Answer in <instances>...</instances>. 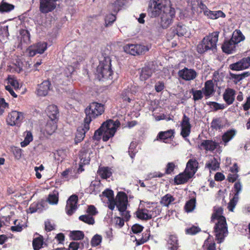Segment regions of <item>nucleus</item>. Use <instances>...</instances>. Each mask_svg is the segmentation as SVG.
<instances>
[{"label": "nucleus", "instance_id": "obj_52", "mask_svg": "<svg viewBox=\"0 0 250 250\" xmlns=\"http://www.w3.org/2000/svg\"><path fill=\"white\" fill-rule=\"evenodd\" d=\"M102 240V237L99 234L95 235L92 238L91 244L92 247H96L99 245Z\"/></svg>", "mask_w": 250, "mask_h": 250}, {"label": "nucleus", "instance_id": "obj_14", "mask_svg": "<svg viewBox=\"0 0 250 250\" xmlns=\"http://www.w3.org/2000/svg\"><path fill=\"white\" fill-rule=\"evenodd\" d=\"M89 125V123H86V121L83 120V126L79 127L77 128L75 139V143L76 144H78L83 140L85 137L86 132L90 129Z\"/></svg>", "mask_w": 250, "mask_h": 250}, {"label": "nucleus", "instance_id": "obj_4", "mask_svg": "<svg viewBox=\"0 0 250 250\" xmlns=\"http://www.w3.org/2000/svg\"><path fill=\"white\" fill-rule=\"evenodd\" d=\"M113 71L111 68V60L109 56L104 57L101 60L97 67L96 75L98 78L101 80L102 79H112Z\"/></svg>", "mask_w": 250, "mask_h": 250}, {"label": "nucleus", "instance_id": "obj_31", "mask_svg": "<svg viewBox=\"0 0 250 250\" xmlns=\"http://www.w3.org/2000/svg\"><path fill=\"white\" fill-rule=\"evenodd\" d=\"M58 121L50 119L48 121L45 127V131L48 135L52 134L57 128Z\"/></svg>", "mask_w": 250, "mask_h": 250}, {"label": "nucleus", "instance_id": "obj_48", "mask_svg": "<svg viewBox=\"0 0 250 250\" xmlns=\"http://www.w3.org/2000/svg\"><path fill=\"white\" fill-rule=\"evenodd\" d=\"M83 248V244L77 242H72L70 243L67 250H78L79 249L82 250Z\"/></svg>", "mask_w": 250, "mask_h": 250}, {"label": "nucleus", "instance_id": "obj_60", "mask_svg": "<svg viewBox=\"0 0 250 250\" xmlns=\"http://www.w3.org/2000/svg\"><path fill=\"white\" fill-rule=\"evenodd\" d=\"M200 230L201 229L199 227L193 226L187 229L185 231L186 234L194 235L199 232Z\"/></svg>", "mask_w": 250, "mask_h": 250}, {"label": "nucleus", "instance_id": "obj_47", "mask_svg": "<svg viewBox=\"0 0 250 250\" xmlns=\"http://www.w3.org/2000/svg\"><path fill=\"white\" fill-rule=\"evenodd\" d=\"M206 167L212 170H216L219 167V163L218 162L217 159L214 158L210 163H208L206 164Z\"/></svg>", "mask_w": 250, "mask_h": 250}, {"label": "nucleus", "instance_id": "obj_17", "mask_svg": "<svg viewBox=\"0 0 250 250\" xmlns=\"http://www.w3.org/2000/svg\"><path fill=\"white\" fill-rule=\"evenodd\" d=\"M51 83L48 80L43 81L38 86L36 92L39 96H45L47 95L48 91L50 89Z\"/></svg>", "mask_w": 250, "mask_h": 250}, {"label": "nucleus", "instance_id": "obj_35", "mask_svg": "<svg viewBox=\"0 0 250 250\" xmlns=\"http://www.w3.org/2000/svg\"><path fill=\"white\" fill-rule=\"evenodd\" d=\"M175 200V198L172 195L167 193L162 197L160 203L163 206L168 207Z\"/></svg>", "mask_w": 250, "mask_h": 250}, {"label": "nucleus", "instance_id": "obj_25", "mask_svg": "<svg viewBox=\"0 0 250 250\" xmlns=\"http://www.w3.org/2000/svg\"><path fill=\"white\" fill-rule=\"evenodd\" d=\"M47 113L50 119L58 120L59 111L57 105L54 104L48 105L47 108Z\"/></svg>", "mask_w": 250, "mask_h": 250}, {"label": "nucleus", "instance_id": "obj_21", "mask_svg": "<svg viewBox=\"0 0 250 250\" xmlns=\"http://www.w3.org/2000/svg\"><path fill=\"white\" fill-rule=\"evenodd\" d=\"M236 45L232 40L225 41L222 45V51L228 54H232L235 51Z\"/></svg>", "mask_w": 250, "mask_h": 250}, {"label": "nucleus", "instance_id": "obj_39", "mask_svg": "<svg viewBox=\"0 0 250 250\" xmlns=\"http://www.w3.org/2000/svg\"><path fill=\"white\" fill-rule=\"evenodd\" d=\"M84 236V233L81 230H73L70 233V237L73 240H82Z\"/></svg>", "mask_w": 250, "mask_h": 250}, {"label": "nucleus", "instance_id": "obj_37", "mask_svg": "<svg viewBox=\"0 0 250 250\" xmlns=\"http://www.w3.org/2000/svg\"><path fill=\"white\" fill-rule=\"evenodd\" d=\"M203 250H216V244L210 238L208 237L203 245Z\"/></svg>", "mask_w": 250, "mask_h": 250}, {"label": "nucleus", "instance_id": "obj_54", "mask_svg": "<svg viewBox=\"0 0 250 250\" xmlns=\"http://www.w3.org/2000/svg\"><path fill=\"white\" fill-rule=\"evenodd\" d=\"M207 104L210 106H212L214 111H217L220 109H223L225 106L224 104H220L215 102H208Z\"/></svg>", "mask_w": 250, "mask_h": 250}, {"label": "nucleus", "instance_id": "obj_59", "mask_svg": "<svg viewBox=\"0 0 250 250\" xmlns=\"http://www.w3.org/2000/svg\"><path fill=\"white\" fill-rule=\"evenodd\" d=\"M41 206L42 204L40 203L34 202L32 203L29 208V212L33 213L37 211L39 209H40Z\"/></svg>", "mask_w": 250, "mask_h": 250}, {"label": "nucleus", "instance_id": "obj_43", "mask_svg": "<svg viewBox=\"0 0 250 250\" xmlns=\"http://www.w3.org/2000/svg\"><path fill=\"white\" fill-rule=\"evenodd\" d=\"M177 167L174 162H168L166 167L165 174L172 175L174 173V170Z\"/></svg>", "mask_w": 250, "mask_h": 250}, {"label": "nucleus", "instance_id": "obj_20", "mask_svg": "<svg viewBox=\"0 0 250 250\" xmlns=\"http://www.w3.org/2000/svg\"><path fill=\"white\" fill-rule=\"evenodd\" d=\"M186 171L176 175L174 178V182L175 185H183L187 183L192 178Z\"/></svg>", "mask_w": 250, "mask_h": 250}, {"label": "nucleus", "instance_id": "obj_23", "mask_svg": "<svg viewBox=\"0 0 250 250\" xmlns=\"http://www.w3.org/2000/svg\"><path fill=\"white\" fill-rule=\"evenodd\" d=\"M102 125H104V129L115 133L117 128L120 126L121 124L118 120L114 121L113 120L109 119L104 122Z\"/></svg>", "mask_w": 250, "mask_h": 250}, {"label": "nucleus", "instance_id": "obj_16", "mask_svg": "<svg viewBox=\"0 0 250 250\" xmlns=\"http://www.w3.org/2000/svg\"><path fill=\"white\" fill-rule=\"evenodd\" d=\"M199 167V163L195 158L190 159L186 164L185 169L192 177L197 172Z\"/></svg>", "mask_w": 250, "mask_h": 250}, {"label": "nucleus", "instance_id": "obj_53", "mask_svg": "<svg viewBox=\"0 0 250 250\" xmlns=\"http://www.w3.org/2000/svg\"><path fill=\"white\" fill-rule=\"evenodd\" d=\"M239 199V197L233 196V198L230 200L228 208L230 211H233L234 208L235 207Z\"/></svg>", "mask_w": 250, "mask_h": 250}, {"label": "nucleus", "instance_id": "obj_51", "mask_svg": "<svg viewBox=\"0 0 250 250\" xmlns=\"http://www.w3.org/2000/svg\"><path fill=\"white\" fill-rule=\"evenodd\" d=\"M221 121L220 118L213 119L211 123V127L215 130H218L222 128Z\"/></svg>", "mask_w": 250, "mask_h": 250}, {"label": "nucleus", "instance_id": "obj_49", "mask_svg": "<svg viewBox=\"0 0 250 250\" xmlns=\"http://www.w3.org/2000/svg\"><path fill=\"white\" fill-rule=\"evenodd\" d=\"M116 19L115 15L113 14H109L106 15L104 19L105 26L111 25Z\"/></svg>", "mask_w": 250, "mask_h": 250}, {"label": "nucleus", "instance_id": "obj_44", "mask_svg": "<svg viewBox=\"0 0 250 250\" xmlns=\"http://www.w3.org/2000/svg\"><path fill=\"white\" fill-rule=\"evenodd\" d=\"M79 219L88 225H93L95 223L94 218L88 215H82L79 216Z\"/></svg>", "mask_w": 250, "mask_h": 250}, {"label": "nucleus", "instance_id": "obj_15", "mask_svg": "<svg viewBox=\"0 0 250 250\" xmlns=\"http://www.w3.org/2000/svg\"><path fill=\"white\" fill-rule=\"evenodd\" d=\"M218 143L212 140H203L198 148L200 150L204 149L207 151H213L218 146Z\"/></svg>", "mask_w": 250, "mask_h": 250}, {"label": "nucleus", "instance_id": "obj_5", "mask_svg": "<svg viewBox=\"0 0 250 250\" xmlns=\"http://www.w3.org/2000/svg\"><path fill=\"white\" fill-rule=\"evenodd\" d=\"M169 2V0H150L147 11L150 13L151 17H157L164 12L167 8L170 7L168 5Z\"/></svg>", "mask_w": 250, "mask_h": 250}, {"label": "nucleus", "instance_id": "obj_28", "mask_svg": "<svg viewBox=\"0 0 250 250\" xmlns=\"http://www.w3.org/2000/svg\"><path fill=\"white\" fill-rule=\"evenodd\" d=\"M208 19L216 20L220 17L225 18L226 14L221 10L211 11L209 9L205 13L204 15Z\"/></svg>", "mask_w": 250, "mask_h": 250}, {"label": "nucleus", "instance_id": "obj_11", "mask_svg": "<svg viewBox=\"0 0 250 250\" xmlns=\"http://www.w3.org/2000/svg\"><path fill=\"white\" fill-rule=\"evenodd\" d=\"M117 208L119 211H124L127 209L128 198L126 194L123 191H120L117 195Z\"/></svg>", "mask_w": 250, "mask_h": 250}, {"label": "nucleus", "instance_id": "obj_26", "mask_svg": "<svg viewBox=\"0 0 250 250\" xmlns=\"http://www.w3.org/2000/svg\"><path fill=\"white\" fill-rule=\"evenodd\" d=\"M174 129H169L166 131L160 132L157 136V140L162 141L163 143H167V140L168 139H172L174 137Z\"/></svg>", "mask_w": 250, "mask_h": 250}, {"label": "nucleus", "instance_id": "obj_2", "mask_svg": "<svg viewBox=\"0 0 250 250\" xmlns=\"http://www.w3.org/2000/svg\"><path fill=\"white\" fill-rule=\"evenodd\" d=\"M219 32H213L205 37L197 45V51L200 54H203L209 50L213 51L216 49V43L218 40Z\"/></svg>", "mask_w": 250, "mask_h": 250}, {"label": "nucleus", "instance_id": "obj_19", "mask_svg": "<svg viewBox=\"0 0 250 250\" xmlns=\"http://www.w3.org/2000/svg\"><path fill=\"white\" fill-rule=\"evenodd\" d=\"M206 99H208L212 96L215 90L212 80H208L205 83L204 87L202 89Z\"/></svg>", "mask_w": 250, "mask_h": 250}, {"label": "nucleus", "instance_id": "obj_61", "mask_svg": "<svg viewBox=\"0 0 250 250\" xmlns=\"http://www.w3.org/2000/svg\"><path fill=\"white\" fill-rule=\"evenodd\" d=\"M130 92L127 89H124L121 94V97L123 99V102H127V103H130L131 99L128 97V95Z\"/></svg>", "mask_w": 250, "mask_h": 250}, {"label": "nucleus", "instance_id": "obj_56", "mask_svg": "<svg viewBox=\"0 0 250 250\" xmlns=\"http://www.w3.org/2000/svg\"><path fill=\"white\" fill-rule=\"evenodd\" d=\"M20 34L21 36V40L24 42H27L30 41V35L27 30L22 29L20 31Z\"/></svg>", "mask_w": 250, "mask_h": 250}, {"label": "nucleus", "instance_id": "obj_38", "mask_svg": "<svg viewBox=\"0 0 250 250\" xmlns=\"http://www.w3.org/2000/svg\"><path fill=\"white\" fill-rule=\"evenodd\" d=\"M196 200L195 198H192L188 201L184 207V208L186 212H190L192 211L196 206Z\"/></svg>", "mask_w": 250, "mask_h": 250}, {"label": "nucleus", "instance_id": "obj_10", "mask_svg": "<svg viewBox=\"0 0 250 250\" xmlns=\"http://www.w3.org/2000/svg\"><path fill=\"white\" fill-rule=\"evenodd\" d=\"M78 197L75 194L70 196L67 201L65 210L67 215H72L76 210L78 207Z\"/></svg>", "mask_w": 250, "mask_h": 250}, {"label": "nucleus", "instance_id": "obj_7", "mask_svg": "<svg viewBox=\"0 0 250 250\" xmlns=\"http://www.w3.org/2000/svg\"><path fill=\"white\" fill-rule=\"evenodd\" d=\"M124 51L131 55H142L149 51L148 45L142 44H127L124 46Z\"/></svg>", "mask_w": 250, "mask_h": 250}, {"label": "nucleus", "instance_id": "obj_12", "mask_svg": "<svg viewBox=\"0 0 250 250\" xmlns=\"http://www.w3.org/2000/svg\"><path fill=\"white\" fill-rule=\"evenodd\" d=\"M57 3L52 0H40V11L46 14L53 11L56 7Z\"/></svg>", "mask_w": 250, "mask_h": 250}, {"label": "nucleus", "instance_id": "obj_30", "mask_svg": "<svg viewBox=\"0 0 250 250\" xmlns=\"http://www.w3.org/2000/svg\"><path fill=\"white\" fill-rule=\"evenodd\" d=\"M236 130L231 129L225 132L222 136V139L224 145L226 146L229 142L232 140L236 134Z\"/></svg>", "mask_w": 250, "mask_h": 250}, {"label": "nucleus", "instance_id": "obj_24", "mask_svg": "<svg viewBox=\"0 0 250 250\" xmlns=\"http://www.w3.org/2000/svg\"><path fill=\"white\" fill-rule=\"evenodd\" d=\"M167 244L169 250H177L179 248L177 236L176 234L169 235L167 241Z\"/></svg>", "mask_w": 250, "mask_h": 250}, {"label": "nucleus", "instance_id": "obj_22", "mask_svg": "<svg viewBox=\"0 0 250 250\" xmlns=\"http://www.w3.org/2000/svg\"><path fill=\"white\" fill-rule=\"evenodd\" d=\"M235 91L232 88H227L223 95V99L228 105L231 104L234 101Z\"/></svg>", "mask_w": 250, "mask_h": 250}, {"label": "nucleus", "instance_id": "obj_55", "mask_svg": "<svg viewBox=\"0 0 250 250\" xmlns=\"http://www.w3.org/2000/svg\"><path fill=\"white\" fill-rule=\"evenodd\" d=\"M239 62L243 70L247 69L250 66V57L244 58Z\"/></svg>", "mask_w": 250, "mask_h": 250}, {"label": "nucleus", "instance_id": "obj_36", "mask_svg": "<svg viewBox=\"0 0 250 250\" xmlns=\"http://www.w3.org/2000/svg\"><path fill=\"white\" fill-rule=\"evenodd\" d=\"M14 8L15 6L13 4L8 3L4 0L0 3V12L1 13L9 12Z\"/></svg>", "mask_w": 250, "mask_h": 250}, {"label": "nucleus", "instance_id": "obj_6", "mask_svg": "<svg viewBox=\"0 0 250 250\" xmlns=\"http://www.w3.org/2000/svg\"><path fill=\"white\" fill-rule=\"evenodd\" d=\"M175 10L173 7H167L164 12L160 15V20L159 21L160 26L163 29H167L173 23L175 17Z\"/></svg>", "mask_w": 250, "mask_h": 250}, {"label": "nucleus", "instance_id": "obj_41", "mask_svg": "<svg viewBox=\"0 0 250 250\" xmlns=\"http://www.w3.org/2000/svg\"><path fill=\"white\" fill-rule=\"evenodd\" d=\"M136 217L142 220L147 221L152 219V215L144 213L140 208H138L135 212Z\"/></svg>", "mask_w": 250, "mask_h": 250}, {"label": "nucleus", "instance_id": "obj_46", "mask_svg": "<svg viewBox=\"0 0 250 250\" xmlns=\"http://www.w3.org/2000/svg\"><path fill=\"white\" fill-rule=\"evenodd\" d=\"M47 200L51 204H57L59 200L58 192L54 191L53 194H49Z\"/></svg>", "mask_w": 250, "mask_h": 250}, {"label": "nucleus", "instance_id": "obj_50", "mask_svg": "<svg viewBox=\"0 0 250 250\" xmlns=\"http://www.w3.org/2000/svg\"><path fill=\"white\" fill-rule=\"evenodd\" d=\"M191 127L190 126H181V131L180 134L185 139L187 140V138L190 135Z\"/></svg>", "mask_w": 250, "mask_h": 250}, {"label": "nucleus", "instance_id": "obj_9", "mask_svg": "<svg viewBox=\"0 0 250 250\" xmlns=\"http://www.w3.org/2000/svg\"><path fill=\"white\" fill-rule=\"evenodd\" d=\"M47 49V43L39 42L28 47L27 52L30 57H34L37 54H42Z\"/></svg>", "mask_w": 250, "mask_h": 250}, {"label": "nucleus", "instance_id": "obj_18", "mask_svg": "<svg viewBox=\"0 0 250 250\" xmlns=\"http://www.w3.org/2000/svg\"><path fill=\"white\" fill-rule=\"evenodd\" d=\"M170 31L173 37L175 35L178 37L184 36L187 32V30L185 25L179 22L172 26Z\"/></svg>", "mask_w": 250, "mask_h": 250}, {"label": "nucleus", "instance_id": "obj_58", "mask_svg": "<svg viewBox=\"0 0 250 250\" xmlns=\"http://www.w3.org/2000/svg\"><path fill=\"white\" fill-rule=\"evenodd\" d=\"M8 83H9L10 86H12L15 90L19 88V83L18 81L14 78L11 77L10 76L7 78Z\"/></svg>", "mask_w": 250, "mask_h": 250}, {"label": "nucleus", "instance_id": "obj_3", "mask_svg": "<svg viewBox=\"0 0 250 250\" xmlns=\"http://www.w3.org/2000/svg\"><path fill=\"white\" fill-rule=\"evenodd\" d=\"M104 104L96 102H92L84 109L85 117L84 120L89 124L94 119L101 116L104 112Z\"/></svg>", "mask_w": 250, "mask_h": 250}, {"label": "nucleus", "instance_id": "obj_57", "mask_svg": "<svg viewBox=\"0 0 250 250\" xmlns=\"http://www.w3.org/2000/svg\"><path fill=\"white\" fill-rule=\"evenodd\" d=\"M11 149L15 158L17 159H20L21 156L22 150L17 146H12Z\"/></svg>", "mask_w": 250, "mask_h": 250}, {"label": "nucleus", "instance_id": "obj_13", "mask_svg": "<svg viewBox=\"0 0 250 250\" xmlns=\"http://www.w3.org/2000/svg\"><path fill=\"white\" fill-rule=\"evenodd\" d=\"M178 75L180 78L184 80L191 81L196 78L197 74L194 69L185 67L178 71Z\"/></svg>", "mask_w": 250, "mask_h": 250}, {"label": "nucleus", "instance_id": "obj_63", "mask_svg": "<svg viewBox=\"0 0 250 250\" xmlns=\"http://www.w3.org/2000/svg\"><path fill=\"white\" fill-rule=\"evenodd\" d=\"M102 195L106 197L108 200L114 199V192L112 190L107 188L105 189L103 192Z\"/></svg>", "mask_w": 250, "mask_h": 250}, {"label": "nucleus", "instance_id": "obj_42", "mask_svg": "<svg viewBox=\"0 0 250 250\" xmlns=\"http://www.w3.org/2000/svg\"><path fill=\"white\" fill-rule=\"evenodd\" d=\"M193 96V100L195 102L201 100L203 98L204 93L202 90H195L193 88L190 91Z\"/></svg>", "mask_w": 250, "mask_h": 250}, {"label": "nucleus", "instance_id": "obj_34", "mask_svg": "<svg viewBox=\"0 0 250 250\" xmlns=\"http://www.w3.org/2000/svg\"><path fill=\"white\" fill-rule=\"evenodd\" d=\"M146 203L147 205H150V204L152 205L151 207L152 208H150V215H152V218L160 214L161 212V208L160 206H157V203L153 202L150 203L149 202H146Z\"/></svg>", "mask_w": 250, "mask_h": 250}, {"label": "nucleus", "instance_id": "obj_27", "mask_svg": "<svg viewBox=\"0 0 250 250\" xmlns=\"http://www.w3.org/2000/svg\"><path fill=\"white\" fill-rule=\"evenodd\" d=\"M97 173L102 179H107L112 176V169L111 167H108L99 166Z\"/></svg>", "mask_w": 250, "mask_h": 250}, {"label": "nucleus", "instance_id": "obj_32", "mask_svg": "<svg viewBox=\"0 0 250 250\" xmlns=\"http://www.w3.org/2000/svg\"><path fill=\"white\" fill-rule=\"evenodd\" d=\"M46 245L44 242L43 237L41 235H39V236L34 238L32 241V246L34 250H40L43 247V245Z\"/></svg>", "mask_w": 250, "mask_h": 250}, {"label": "nucleus", "instance_id": "obj_8", "mask_svg": "<svg viewBox=\"0 0 250 250\" xmlns=\"http://www.w3.org/2000/svg\"><path fill=\"white\" fill-rule=\"evenodd\" d=\"M24 118L23 113L13 110L8 113L6 122L11 126H20Z\"/></svg>", "mask_w": 250, "mask_h": 250}, {"label": "nucleus", "instance_id": "obj_64", "mask_svg": "<svg viewBox=\"0 0 250 250\" xmlns=\"http://www.w3.org/2000/svg\"><path fill=\"white\" fill-rule=\"evenodd\" d=\"M144 229V227L140 224H135L131 227V230L133 233L137 234L141 232Z\"/></svg>", "mask_w": 250, "mask_h": 250}, {"label": "nucleus", "instance_id": "obj_1", "mask_svg": "<svg viewBox=\"0 0 250 250\" xmlns=\"http://www.w3.org/2000/svg\"><path fill=\"white\" fill-rule=\"evenodd\" d=\"M223 209L222 207H214L213 213L211 217V222H214L215 220L217 222L214 227V231L216 240L218 243L223 242L225 238L228 234V230L226 219L222 215Z\"/></svg>", "mask_w": 250, "mask_h": 250}, {"label": "nucleus", "instance_id": "obj_29", "mask_svg": "<svg viewBox=\"0 0 250 250\" xmlns=\"http://www.w3.org/2000/svg\"><path fill=\"white\" fill-rule=\"evenodd\" d=\"M154 72V70L148 66H145L142 68L140 79L141 81H146L150 78Z\"/></svg>", "mask_w": 250, "mask_h": 250}, {"label": "nucleus", "instance_id": "obj_40", "mask_svg": "<svg viewBox=\"0 0 250 250\" xmlns=\"http://www.w3.org/2000/svg\"><path fill=\"white\" fill-rule=\"evenodd\" d=\"M79 157L81 163L83 165L88 164L90 162V158L87 156V150L83 149L79 152Z\"/></svg>", "mask_w": 250, "mask_h": 250}, {"label": "nucleus", "instance_id": "obj_45", "mask_svg": "<svg viewBox=\"0 0 250 250\" xmlns=\"http://www.w3.org/2000/svg\"><path fill=\"white\" fill-rule=\"evenodd\" d=\"M32 140V133L30 131H27L24 141L21 143V146L23 147L27 146Z\"/></svg>", "mask_w": 250, "mask_h": 250}, {"label": "nucleus", "instance_id": "obj_33", "mask_svg": "<svg viewBox=\"0 0 250 250\" xmlns=\"http://www.w3.org/2000/svg\"><path fill=\"white\" fill-rule=\"evenodd\" d=\"M237 45L238 43L245 40V37L239 29L235 30L230 39Z\"/></svg>", "mask_w": 250, "mask_h": 250}, {"label": "nucleus", "instance_id": "obj_62", "mask_svg": "<svg viewBox=\"0 0 250 250\" xmlns=\"http://www.w3.org/2000/svg\"><path fill=\"white\" fill-rule=\"evenodd\" d=\"M115 133L110 131H108L106 129H104L103 136V140L104 142L107 141L110 138L112 137Z\"/></svg>", "mask_w": 250, "mask_h": 250}]
</instances>
